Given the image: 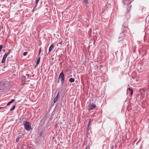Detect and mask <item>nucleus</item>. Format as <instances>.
I'll return each instance as SVG.
<instances>
[{
	"mask_svg": "<svg viewBox=\"0 0 149 149\" xmlns=\"http://www.w3.org/2000/svg\"><path fill=\"white\" fill-rule=\"evenodd\" d=\"M25 129L27 130H29L31 129V125L29 122L25 121L24 123Z\"/></svg>",
	"mask_w": 149,
	"mask_h": 149,
	"instance_id": "nucleus-1",
	"label": "nucleus"
},
{
	"mask_svg": "<svg viewBox=\"0 0 149 149\" xmlns=\"http://www.w3.org/2000/svg\"><path fill=\"white\" fill-rule=\"evenodd\" d=\"M58 79H61V84L63 85L64 81L65 76L63 73L61 72L59 74L58 76Z\"/></svg>",
	"mask_w": 149,
	"mask_h": 149,
	"instance_id": "nucleus-2",
	"label": "nucleus"
},
{
	"mask_svg": "<svg viewBox=\"0 0 149 149\" xmlns=\"http://www.w3.org/2000/svg\"><path fill=\"white\" fill-rule=\"evenodd\" d=\"M89 109V110H92L95 108L96 106L95 105L93 104H90L88 106Z\"/></svg>",
	"mask_w": 149,
	"mask_h": 149,
	"instance_id": "nucleus-3",
	"label": "nucleus"
},
{
	"mask_svg": "<svg viewBox=\"0 0 149 149\" xmlns=\"http://www.w3.org/2000/svg\"><path fill=\"white\" fill-rule=\"evenodd\" d=\"M124 36V33L122 32L120 33V37H118V39L120 40H122L123 39V37Z\"/></svg>",
	"mask_w": 149,
	"mask_h": 149,
	"instance_id": "nucleus-4",
	"label": "nucleus"
},
{
	"mask_svg": "<svg viewBox=\"0 0 149 149\" xmlns=\"http://www.w3.org/2000/svg\"><path fill=\"white\" fill-rule=\"evenodd\" d=\"M59 94V93L58 92V93L57 95H56V97L54 99V101H53V102L54 103H55L57 100L58 99V97Z\"/></svg>",
	"mask_w": 149,
	"mask_h": 149,
	"instance_id": "nucleus-5",
	"label": "nucleus"
},
{
	"mask_svg": "<svg viewBox=\"0 0 149 149\" xmlns=\"http://www.w3.org/2000/svg\"><path fill=\"white\" fill-rule=\"evenodd\" d=\"M10 51L8 52H6L4 55L3 57L4 58H6L7 56L10 54Z\"/></svg>",
	"mask_w": 149,
	"mask_h": 149,
	"instance_id": "nucleus-6",
	"label": "nucleus"
},
{
	"mask_svg": "<svg viewBox=\"0 0 149 149\" xmlns=\"http://www.w3.org/2000/svg\"><path fill=\"white\" fill-rule=\"evenodd\" d=\"M54 46V45L53 44H52L50 45L49 49V52H51L52 51V49H53Z\"/></svg>",
	"mask_w": 149,
	"mask_h": 149,
	"instance_id": "nucleus-7",
	"label": "nucleus"
},
{
	"mask_svg": "<svg viewBox=\"0 0 149 149\" xmlns=\"http://www.w3.org/2000/svg\"><path fill=\"white\" fill-rule=\"evenodd\" d=\"M15 101L14 99H12L11 101L9 102L7 104V106H9L10 104L12 103L13 102Z\"/></svg>",
	"mask_w": 149,
	"mask_h": 149,
	"instance_id": "nucleus-8",
	"label": "nucleus"
},
{
	"mask_svg": "<svg viewBox=\"0 0 149 149\" xmlns=\"http://www.w3.org/2000/svg\"><path fill=\"white\" fill-rule=\"evenodd\" d=\"M22 135L21 136H19L16 139V141L17 142L19 140V139L22 137Z\"/></svg>",
	"mask_w": 149,
	"mask_h": 149,
	"instance_id": "nucleus-9",
	"label": "nucleus"
},
{
	"mask_svg": "<svg viewBox=\"0 0 149 149\" xmlns=\"http://www.w3.org/2000/svg\"><path fill=\"white\" fill-rule=\"evenodd\" d=\"M70 82L71 83H72L74 82V79L73 78H70L69 80Z\"/></svg>",
	"mask_w": 149,
	"mask_h": 149,
	"instance_id": "nucleus-10",
	"label": "nucleus"
},
{
	"mask_svg": "<svg viewBox=\"0 0 149 149\" xmlns=\"http://www.w3.org/2000/svg\"><path fill=\"white\" fill-rule=\"evenodd\" d=\"M39 0H36V5H35V6L34 7V8H36L37 7V6L38 3V2Z\"/></svg>",
	"mask_w": 149,
	"mask_h": 149,
	"instance_id": "nucleus-11",
	"label": "nucleus"
},
{
	"mask_svg": "<svg viewBox=\"0 0 149 149\" xmlns=\"http://www.w3.org/2000/svg\"><path fill=\"white\" fill-rule=\"evenodd\" d=\"M83 1L86 4H88L89 3L88 0H83Z\"/></svg>",
	"mask_w": 149,
	"mask_h": 149,
	"instance_id": "nucleus-12",
	"label": "nucleus"
},
{
	"mask_svg": "<svg viewBox=\"0 0 149 149\" xmlns=\"http://www.w3.org/2000/svg\"><path fill=\"white\" fill-rule=\"evenodd\" d=\"M128 89L131 91V94L132 95L133 93V90L131 88H129Z\"/></svg>",
	"mask_w": 149,
	"mask_h": 149,
	"instance_id": "nucleus-13",
	"label": "nucleus"
},
{
	"mask_svg": "<svg viewBox=\"0 0 149 149\" xmlns=\"http://www.w3.org/2000/svg\"><path fill=\"white\" fill-rule=\"evenodd\" d=\"M40 60V57H39L38 60L37 61L36 64L38 65L39 64Z\"/></svg>",
	"mask_w": 149,
	"mask_h": 149,
	"instance_id": "nucleus-14",
	"label": "nucleus"
},
{
	"mask_svg": "<svg viewBox=\"0 0 149 149\" xmlns=\"http://www.w3.org/2000/svg\"><path fill=\"white\" fill-rule=\"evenodd\" d=\"M6 58H3H3L2 60V63H4L6 61Z\"/></svg>",
	"mask_w": 149,
	"mask_h": 149,
	"instance_id": "nucleus-15",
	"label": "nucleus"
},
{
	"mask_svg": "<svg viewBox=\"0 0 149 149\" xmlns=\"http://www.w3.org/2000/svg\"><path fill=\"white\" fill-rule=\"evenodd\" d=\"M15 108V106H13V107L11 109L10 111H13V110Z\"/></svg>",
	"mask_w": 149,
	"mask_h": 149,
	"instance_id": "nucleus-16",
	"label": "nucleus"
},
{
	"mask_svg": "<svg viewBox=\"0 0 149 149\" xmlns=\"http://www.w3.org/2000/svg\"><path fill=\"white\" fill-rule=\"evenodd\" d=\"M28 52H24V53H23V55L24 56H26L27 54L28 53Z\"/></svg>",
	"mask_w": 149,
	"mask_h": 149,
	"instance_id": "nucleus-17",
	"label": "nucleus"
},
{
	"mask_svg": "<svg viewBox=\"0 0 149 149\" xmlns=\"http://www.w3.org/2000/svg\"><path fill=\"white\" fill-rule=\"evenodd\" d=\"M2 48H3L2 45H0V52L1 51Z\"/></svg>",
	"mask_w": 149,
	"mask_h": 149,
	"instance_id": "nucleus-18",
	"label": "nucleus"
},
{
	"mask_svg": "<svg viewBox=\"0 0 149 149\" xmlns=\"http://www.w3.org/2000/svg\"><path fill=\"white\" fill-rule=\"evenodd\" d=\"M41 48H40V49H39V53L38 54V55H39L40 54V53H41Z\"/></svg>",
	"mask_w": 149,
	"mask_h": 149,
	"instance_id": "nucleus-19",
	"label": "nucleus"
},
{
	"mask_svg": "<svg viewBox=\"0 0 149 149\" xmlns=\"http://www.w3.org/2000/svg\"><path fill=\"white\" fill-rule=\"evenodd\" d=\"M134 0H129L130 2H129L128 3H130L131 2L133 1Z\"/></svg>",
	"mask_w": 149,
	"mask_h": 149,
	"instance_id": "nucleus-20",
	"label": "nucleus"
},
{
	"mask_svg": "<svg viewBox=\"0 0 149 149\" xmlns=\"http://www.w3.org/2000/svg\"><path fill=\"white\" fill-rule=\"evenodd\" d=\"M123 3L124 4H127V3H126L125 2H124V1H123Z\"/></svg>",
	"mask_w": 149,
	"mask_h": 149,
	"instance_id": "nucleus-21",
	"label": "nucleus"
},
{
	"mask_svg": "<svg viewBox=\"0 0 149 149\" xmlns=\"http://www.w3.org/2000/svg\"><path fill=\"white\" fill-rule=\"evenodd\" d=\"M62 41L60 42H59V44H62Z\"/></svg>",
	"mask_w": 149,
	"mask_h": 149,
	"instance_id": "nucleus-22",
	"label": "nucleus"
},
{
	"mask_svg": "<svg viewBox=\"0 0 149 149\" xmlns=\"http://www.w3.org/2000/svg\"><path fill=\"white\" fill-rule=\"evenodd\" d=\"M3 52H5V49H4V50H3Z\"/></svg>",
	"mask_w": 149,
	"mask_h": 149,
	"instance_id": "nucleus-23",
	"label": "nucleus"
}]
</instances>
